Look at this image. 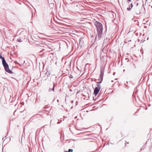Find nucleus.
Instances as JSON below:
<instances>
[{"label":"nucleus","mask_w":152,"mask_h":152,"mask_svg":"<svg viewBox=\"0 0 152 152\" xmlns=\"http://www.w3.org/2000/svg\"><path fill=\"white\" fill-rule=\"evenodd\" d=\"M57 123H58V124H59V122H57Z\"/></svg>","instance_id":"obj_23"},{"label":"nucleus","mask_w":152,"mask_h":152,"mask_svg":"<svg viewBox=\"0 0 152 152\" xmlns=\"http://www.w3.org/2000/svg\"><path fill=\"white\" fill-rule=\"evenodd\" d=\"M14 63L15 64H18L19 65H20V64L19 63H18L16 61H14Z\"/></svg>","instance_id":"obj_12"},{"label":"nucleus","mask_w":152,"mask_h":152,"mask_svg":"<svg viewBox=\"0 0 152 152\" xmlns=\"http://www.w3.org/2000/svg\"><path fill=\"white\" fill-rule=\"evenodd\" d=\"M50 73H49V74H48L47 75V77H48V76H49V75H50Z\"/></svg>","instance_id":"obj_17"},{"label":"nucleus","mask_w":152,"mask_h":152,"mask_svg":"<svg viewBox=\"0 0 152 152\" xmlns=\"http://www.w3.org/2000/svg\"><path fill=\"white\" fill-rule=\"evenodd\" d=\"M49 7L50 8H52L54 7V4L53 3H50L49 4Z\"/></svg>","instance_id":"obj_6"},{"label":"nucleus","mask_w":152,"mask_h":152,"mask_svg":"<svg viewBox=\"0 0 152 152\" xmlns=\"http://www.w3.org/2000/svg\"><path fill=\"white\" fill-rule=\"evenodd\" d=\"M57 102H58V101H59L58 100H58H57Z\"/></svg>","instance_id":"obj_20"},{"label":"nucleus","mask_w":152,"mask_h":152,"mask_svg":"<svg viewBox=\"0 0 152 152\" xmlns=\"http://www.w3.org/2000/svg\"><path fill=\"white\" fill-rule=\"evenodd\" d=\"M96 86H97L94 89L93 94L96 96L98 94L100 89V85L99 84H97Z\"/></svg>","instance_id":"obj_3"},{"label":"nucleus","mask_w":152,"mask_h":152,"mask_svg":"<svg viewBox=\"0 0 152 152\" xmlns=\"http://www.w3.org/2000/svg\"><path fill=\"white\" fill-rule=\"evenodd\" d=\"M132 9L131 8H130V7H128L127 8V10L128 11H129L131 10V9Z\"/></svg>","instance_id":"obj_13"},{"label":"nucleus","mask_w":152,"mask_h":152,"mask_svg":"<svg viewBox=\"0 0 152 152\" xmlns=\"http://www.w3.org/2000/svg\"><path fill=\"white\" fill-rule=\"evenodd\" d=\"M125 71V70L124 69V70L123 71L124 72V71Z\"/></svg>","instance_id":"obj_22"},{"label":"nucleus","mask_w":152,"mask_h":152,"mask_svg":"<svg viewBox=\"0 0 152 152\" xmlns=\"http://www.w3.org/2000/svg\"><path fill=\"white\" fill-rule=\"evenodd\" d=\"M131 0H128L129 1H131Z\"/></svg>","instance_id":"obj_18"},{"label":"nucleus","mask_w":152,"mask_h":152,"mask_svg":"<svg viewBox=\"0 0 152 152\" xmlns=\"http://www.w3.org/2000/svg\"><path fill=\"white\" fill-rule=\"evenodd\" d=\"M130 6L131 7V8H132L133 6V5L132 4H130Z\"/></svg>","instance_id":"obj_15"},{"label":"nucleus","mask_w":152,"mask_h":152,"mask_svg":"<svg viewBox=\"0 0 152 152\" xmlns=\"http://www.w3.org/2000/svg\"><path fill=\"white\" fill-rule=\"evenodd\" d=\"M138 3H137L136 4V6L137 7V6H138Z\"/></svg>","instance_id":"obj_16"},{"label":"nucleus","mask_w":152,"mask_h":152,"mask_svg":"<svg viewBox=\"0 0 152 152\" xmlns=\"http://www.w3.org/2000/svg\"><path fill=\"white\" fill-rule=\"evenodd\" d=\"M100 74L99 76V78L97 80V81L96 82L97 84H98L99 83H102L103 79L104 72L102 69L100 70Z\"/></svg>","instance_id":"obj_4"},{"label":"nucleus","mask_w":152,"mask_h":152,"mask_svg":"<svg viewBox=\"0 0 152 152\" xmlns=\"http://www.w3.org/2000/svg\"><path fill=\"white\" fill-rule=\"evenodd\" d=\"M83 42H81V41L80 40V42H79V45H82L83 44Z\"/></svg>","instance_id":"obj_11"},{"label":"nucleus","mask_w":152,"mask_h":152,"mask_svg":"<svg viewBox=\"0 0 152 152\" xmlns=\"http://www.w3.org/2000/svg\"><path fill=\"white\" fill-rule=\"evenodd\" d=\"M96 38H97V36H96Z\"/></svg>","instance_id":"obj_21"},{"label":"nucleus","mask_w":152,"mask_h":152,"mask_svg":"<svg viewBox=\"0 0 152 152\" xmlns=\"http://www.w3.org/2000/svg\"><path fill=\"white\" fill-rule=\"evenodd\" d=\"M143 8H144V10H145V8L144 7V6L143 4L141 6V7H140L141 9H140L139 11L138 10V7L136 8L135 9V12L136 14L137 15H139V14H140V13L142 12V10H143Z\"/></svg>","instance_id":"obj_5"},{"label":"nucleus","mask_w":152,"mask_h":152,"mask_svg":"<svg viewBox=\"0 0 152 152\" xmlns=\"http://www.w3.org/2000/svg\"><path fill=\"white\" fill-rule=\"evenodd\" d=\"M54 85H53V87L52 88H49V91H50L51 90H52L53 91H54Z\"/></svg>","instance_id":"obj_7"},{"label":"nucleus","mask_w":152,"mask_h":152,"mask_svg":"<svg viewBox=\"0 0 152 152\" xmlns=\"http://www.w3.org/2000/svg\"><path fill=\"white\" fill-rule=\"evenodd\" d=\"M42 49H43V50H45V49H43V48H42Z\"/></svg>","instance_id":"obj_19"},{"label":"nucleus","mask_w":152,"mask_h":152,"mask_svg":"<svg viewBox=\"0 0 152 152\" xmlns=\"http://www.w3.org/2000/svg\"><path fill=\"white\" fill-rule=\"evenodd\" d=\"M94 24L96 26L97 31L98 34V39L100 38L102 33V31L103 30V26L101 23L97 21H95Z\"/></svg>","instance_id":"obj_1"},{"label":"nucleus","mask_w":152,"mask_h":152,"mask_svg":"<svg viewBox=\"0 0 152 152\" xmlns=\"http://www.w3.org/2000/svg\"><path fill=\"white\" fill-rule=\"evenodd\" d=\"M42 46H41V47H44L45 46H46V45L44 44H42Z\"/></svg>","instance_id":"obj_14"},{"label":"nucleus","mask_w":152,"mask_h":152,"mask_svg":"<svg viewBox=\"0 0 152 152\" xmlns=\"http://www.w3.org/2000/svg\"><path fill=\"white\" fill-rule=\"evenodd\" d=\"M0 58L2 60V61L5 60L4 57L2 56L1 54H0Z\"/></svg>","instance_id":"obj_8"},{"label":"nucleus","mask_w":152,"mask_h":152,"mask_svg":"<svg viewBox=\"0 0 152 152\" xmlns=\"http://www.w3.org/2000/svg\"><path fill=\"white\" fill-rule=\"evenodd\" d=\"M112 82H113V80H112L111 81Z\"/></svg>","instance_id":"obj_24"},{"label":"nucleus","mask_w":152,"mask_h":152,"mask_svg":"<svg viewBox=\"0 0 152 152\" xmlns=\"http://www.w3.org/2000/svg\"><path fill=\"white\" fill-rule=\"evenodd\" d=\"M73 150L72 149H69L68 151H66L65 152H72Z\"/></svg>","instance_id":"obj_9"},{"label":"nucleus","mask_w":152,"mask_h":152,"mask_svg":"<svg viewBox=\"0 0 152 152\" xmlns=\"http://www.w3.org/2000/svg\"><path fill=\"white\" fill-rule=\"evenodd\" d=\"M2 64L5 70L7 72L10 74H12L13 73V72L9 69V65L6 62L5 59L2 61Z\"/></svg>","instance_id":"obj_2"},{"label":"nucleus","mask_w":152,"mask_h":152,"mask_svg":"<svg viewBox=\"0 0 152 152\" xmlns=\"http://www.w3.org/2000/svg\"><path fill=\"white\" fill-rule=\"evenodd\" d=\"M17 41L19 42H22V40L20 38L19 39H17Z\"/></svg>","instance_id":"obj_10"}]
</instances>
